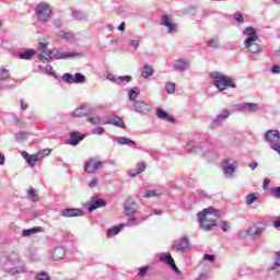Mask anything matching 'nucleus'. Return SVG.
Instances as JSON below:
<instances>
[{"label": "nucleus", "mask_w": 280, "mask_h": 280, "mask_svg": "<svg viewBox=\"0 0 280 280\" xmlns=\"http://www.w3.org/2000/svg\"><path fill=\"white\" fill-rule=\"evenodd\" d=\"M200 229L203 231H213L218 224V218H222V212L213 207L203 209L197 214Z\"/></svg>", "instance_id": "1"}, {"label": "nucleus", "mask_w": 280, "mask_h": 280, "mask_svg": "<svg viewBox=\"0 0 280 280\" xmlns=\"http://www.w3.org/2000/svg\"><path fill=\"white\" fill-rule=\"evenodd\" d=\"M244 36H247V38L244 42L245 49H247L248 54H261V45L257 43L259 40V35H257V31H255V27L247 26L243 31Z\"/></svg>", "instance_id": "2"}, {"label": "nucleus", "mask_w": 280, "mask_h": 280, "mask_svg": "<svg viewBox=\"0 0 280 280\" xmlns=\"http://www.w3.org/2000/svg\"><path fill=\"white\" fill-rule=\"evenodd\" d=\"M21 258L19 257V254L12 253L9 256H7L5 261L2 265V269L4 272H9V275H21L23 272H26L25 266L21 265Z\"/></svg>", "instance_id": "3"}, {"label": "nucleus", "mask_w": 280, "mask_h": 280, "mask_svg": "<svg viewBox=\"0 0 280 280\" xmlns=\"http://www.w3.org/2000/svg\"><path fill=\"white\" fill-rule=\"evenodd\" d=\"M210 78L213 80L212 84L217 86L219 91H226V88L235 89L233 79L231 77L224 75L222 72H211Z\"/></svg>", "instance_id": "4"}, {"label": "nucleus", "mask_w": 280, "mask_h": 280, "mask_svg": "<svg viewBox=\"0 0 280 280\" xmlns=\"http://www.w3.org/2000/svg\"><path fill=\"white\" fill-rule=\"evenodd\" d=\"M52 12L54 9L47 2H40L35 7V14L40 23H47Z\"/></svg>", "instance_id": "5"}, {"label": "nucleus", "mask_w": 280, "mask_h": 280, "mask_svg": "<svg viewBox=\"0 0 280 280\" xmlns=\"http://www.w3.org/2000/svg\"><path fill=\"white\" fill-rule=\"evenodd\" d=\"M75 56H80L78 52H63L62 50H49L48 58L50 60H67V58H75Z\"/></svg>", "instance_id": "6"}, {"label": "nucleus", "mask_w": 280, "mask_h": 280, "mask_svg": "<svg viewBox=\"0 0 280 280\" xmlns=\"http://www.w3.org/2000/svg\"><path fill=\"white\" fill-rule=\"evenodd\" d=\"M137 211H139V203H137L132 198H128L125 201V206H124L125 215L127 217L135 215Z\"/></svg>", "instance_id": "7"}, {"label": "nucleus", "mask_w": 280, "mask_h": 280, "mask_svg": "<svg viewBox=\"0 0 280 280\" xmlns=\"http://www.w3.org/2000/svg\"><path fill=\"white\" fill-rule=\"evenodd\" d=\"M89 115H93V107L89 104H82L72 113V117H89Z\"/></svg>", "instance_id": "8"}, {"label": "nucleus", "mask_w": 280, "mask_h": 280, "mask_svg": "<svg viewBox=\"0 0 280 280\" xmlns=\"http://www.w3.org/2000/svg\"><path fill=\"white\" fill-rule=\"evenodd\" d=\"M104 165V162L102 161H94L93 159H90L89 161L85 162V172H88V174H95V172H97V170H102Z\"/></svg>", "instance_id": "9"}, {"label": "nucleus", "mask_w": 280, "mask_h": 280, "mask_svg": "<svg viewBox=\"0 0 280 280\" xmlns=\"http://www.w3.org/2000/svg\"><path fill=\"white\" fill-rule=\"evenodd\" d=\"M62 218H80L84 215V212L79 208H67L60 212Z\"/></svg>", "instance_id": "10"}, {"label": "nucleus", "mask_w": 280, "mask_h": 280, "mask_svg": "<svg viewBox=\"0 0 280 280\" xmlns=\"http://www.w3.org/2000/svg\"><path fill=\"white\" fill-rule=\"evenodd\" d=\"M110 125L116 126L117 128H126V122L119 116H109L103 121V126Z\"/></svg>", "instance_id": "11"}, {"label": "nucleus", "mask_w": 280, "mask_h": 280, "mask_svg": "<svg viewBox=\"0 0 280 280\" xmlns=\"http://www.w3.org/2000/svg\"><path fill=\"white\" fill-rule=\"evenodd\" d=\"M173 248H176V250H182V253H185V250L189 248V238L187 236H183L182 238L175 240L173 242Z\"/></svg>", "instance_id": "12"}, {"label": "nucleus", "mask_w": 280, "mask_h": 280, "mask_svg": "<svg viewBox=\"0 0 280 280\" xmlns=\"http://www.w3.org/2000/svg\"><path fill=\"white\" fill-rule=\"evenodd\" d=\"M264 231H266V228H259L257 225H253L248 228L247 235L252 237V240H259V237L264 235Z\"/></svg>", "instance_id": "13"}, {"label": "nucleus", "mask_w": 280, "mask_h": 280, "mask_svg": "<svg viewBox=\"0 0 280 280\" xmlns=\"http://www.w3.org/2000/svg\"><path fill=\"white\" fill-rule=\"evenodd\" d=\"M265 139L268 141V143H271L272 145L279 143L280 141V132L279 130H269L265 133Z\"/></svg>", "instance_id": "14"}, {"label": "nucleus", "mask_w": 280, "mask_h": 280, "mask_svg": "<svg viewBox=\"0 0 280 280\" xmlns=\"http://www.w3.org/2000/svg\"><path fill=\"white\" fill-rule=\"evenodd\" d=\"M173 69L175 71H179V73H184V71H187V69H189V61L185 59H177L173 62Z\"/></svg>", "instance_id": "15"}, {"label": "nucleus", "mask_w": 280, "mask_h": 280, "mask_svg": "<svg viewBox=\"0 0 280 280\" xmlns=\"http://www.w3.org/2000/svg\"><path fill=\"white\" fill-rule=\"evenodd\" d=\"M238 110H247V113H257L259 104L257 103H243L237 105Z\"/></svg>", "instance_id": "16"}, {"label": "nucleus", "mask_w": 280, "mask_h": 280, "mask_svg": "<svg viewBox=\"0 0 280 280\" xmlns=\"http://www.w3.org/2000/svg\"><path fill=\"white\" fill-rule=\"evenodd\" d=\"M34 56H36V50L32 48H27L23 51H20L16 55V58H19V60H32Z\"/></svg>", "instance_id": "17"}, {"label": "nucleus", "mask_w": 280, "mask_h": 280, "mask_svg": "<svg viewBox=\"0 0 280 280\" xmlns=\"http://www.w3.org/2000/svg\"><path fill=\"white\" fill-rule=\"evenodd\" d=\"M106 205V201L104 199H97L96 197H92L91 205L88 208L90 213H93L95 209H101V207H104Z\"/></svg>", "instance_id": "18"}, {"label": "nucleus", "mask_w": 280, "mask_h": 280, "mask_svg": "<svg viewBox=\"0 0 280 280\" xmlns=\"http://www.w3.org/2000/svg\"><path fill=\"white\" fill-rule=\"evenodd\" d=\"M237 166H235V164H232L229 162V160H225L223 162V172L225 174L226 178H231V176H233V173L235 172V168Z\"/></svg>", "instance_id": "19"}, {"label": "nucleus", "mask_w": 280, "mask_h": 280, "mask_svg": "<svg viewBox=\"0 0 280 280\" xmlns=\"http://www.w3.org/2000/svg\"><path fill=\"white\" fill-rule=\"evenodd\" d=\"M161 261H165V264H167L172 270H174V272H176L177 275H180V270H178V267L176 266V262L174 261V258H172V255H165L161 257Z\"/></svg>", "instance_id": "20"}, {"label": "nucleus", "mask_w": 280, "mask_h": 280, "mask_svg": "<svg viewBox=\"0 0 280 280\" xmlns=\"http://www.w3.org/2000/svg\"><path fill=\"white\" fill-rule=\"evenodd\" d=\"M84 140V135H80L78 131H72L70 133V140H69V145H78L80 141Z\"/></svg>", "instance_id": "21"}, {"label": "nucleus", "mask_w": 280, "mask_h": 280, "mask_svg": "<svg viewBox=\"0 0 280 280\" xmlns=\"http://www.w3.org/2000/svg\"><path fill=\"white\" fill-rule=\"evenodd\" d=\"M133 108L136 113H145L150 110V106L143 101H135Z\"/></svg>", "instance_id": "22"}, {"label": "nucleus", "mask_w": 280, "mask_h": 280, "mask_svg": "<svg viewBox=\"0 0 280 280\" xmlns=\"http://www.w3.org/2000/svg\"><path fill=\"white\" fill-rule=\"evenodd\" d=\"M114 141H116V143H118V145H129V148L137 147V142H135L133 140L126 138V137H118V138L114 139Z\"/></svg>", "instance_id": "23"}, {"label": "nucleus", "mask_w": 280, "mask_h": 280, "mask_svg": "<svg viewBox=\"0 0 280 280\" xmlns=\"http://www.w3.org/2000/svg\"><path fill=\"white\" fill-rule=\"evenodd\" d=\"M231 115V112L229 109H224L220 115L215 117V119L212 121V126H222V122L224 119H226Z\"/></svg>", "instance_id": "24"}, {"label": "nucleus", "mask_w": 280, "mask_h": 280, "mask_svg": "<svg viewBox=\"0 0 280 280\" xmlns=\"http://www.w3.org/2000/svg\"><path fill=\"white\" fill-rule=\"evenodd\" d=\"M156 115H158L159 119H164V121H168L170 124H174V121H176L174 116H170V114H167V112H165L161 108H159L156 110Z\"/></svg>", "instance_id": "25"}, {"label": "nucleus", "mask_w": 280, "mask_h": 280, "mask_svg": "<svg viewBox=\"0 0 280 280\" xmlns=\"http://www.w3.org/2000/svg\"><path fill=\"white\" fill-rule=\"evenodd\" d=\"M106 79L110 82H117L119 80L120 82H130L132 80V77L125 75V77H115L113 73H107Z\"/></svg>", "instance_id": "26"}, {"label": "nucleus", "mask_w": 280, "mask_h": 280, "mask_svg": "<svg viewBox=\"0 0 280 280\" xmlns=\"http://www.w3.org/2000/svg\"><path fill=\"white\" fill-rule=\"evenodd\" d=\"M165 191L162 188L153 189V190H148L143 198H159L160 196H163Z\"/></svg>", "instance_id": "27"}, {"label": "nucleus", "mask_w": 280, "mask_h": 280, "mask_svg": "<svg viewBox=\"0 0 280 280\" xmlns=\"http://www.w3.org/2000/svg\"><path fill=\"white\" fill-rule=\"evenodd\" d=\"M66 250L65 247H56L52 252V259L55 261H59V259H62L65 257Z\"/></svg>", "instance_id": "28"}, {"label": "nucleus", "mask_w": 280, "mask_h": 280, "mask_svg": "<svg viewBox=\"0 0 280 280\" xmlns=\"http://www.w3.org/2000/svg\"><path fill=\"white\" fill-rule=\"evenodd\" d=\"M141 75L142 78H144V80H148V78H152V75H154V68H152L149 63H145L143 66Z\"/></svg>", "instance_id": "29"}, {"label": "nucleus", "mask_w": 280, "mask_h": 280, "mask_svg": "<svg viewBox=\"0 0 280 280\" xmlns=\"http://www.w3.org/2000/svg\"><path fill=\"white\" fill-rule=\"evenodd\" d=\"M162 25L168 28L170 34L176 30V24L172 23L167 15L162 16Z\"/></svg>", "instance_id": "30"}, {"label": "nucleus", "mask_w": 280, "mask_h": 280, "mask_svg": "<svg viewBox=\"0 0 280 280\" xmlns=\"http://www.w3.org/2000/svg\"><path fill=\"white\" fill-rule=\"evenodd\" d=\"M40 231H43V228H40V226L32 228L28 230H23L22 237H32V235H34L36 233H40Z\"/></svg>", "instance_id": "31"}, {"label": "nucleus", "mask_w": 280, "mask_h": 280, "mask_svg": "<svg viewBox=\"0 0 280 280\" xmlns=\"http://www.w3.org/2000/svg\"><path fill=\"white\" fill-rule=\"evenodd\" d=\"M72 18L75 21H86V19H89V15L86 13H84V11L73 10Z\"/></svg>", "instance_id": "32"}, {"label": "nucleus", "mask_w": 280, "mask_h": 280, "mask_svg": "<svg viewBox=\"0 0 280 280\" xmlns=\"http://www.w3.org/2000/svg\"><path fill=\"white\" fill-rule=\"evenodd\" d=\"M59 36L63 38V40H67L68 43H75V34L72 32H60Z\"/></svg>", "instance_id": "33"}, {"label": "nucleus", "mask_w": 280, "mask_h": 280, "mask_svg": "<svg viewBox=\"0 0 280 280\" xmlns=\"http://www.w3.org/2000/svg\"><path fill=\"white\" fill-rule=\"evenodd\" d=\"M38 49L42 54L38 56L39 60H45V56H49V50H47V44L39 42Z\"/></svg>", "instance_id": "34"}, {"label": "nucleus", "mask_w": 280, "mask_h": 280, "mask_svg": "<svg viewBox=\"0 0 280 280\" xmlns=\"http://www.w3.org/2000/svg\"><path fill=\"white\" fill-rule=\"evenodd\" d=\"M145 222V218H137V217H131L128 219L127 224L125 226H137V224H143Z\"/></svg>", "instance_id": "35"}, {"label": "nucleus", "mask_w": 280, "mask_h": 280, "mask_svg": "<svg viewBox=\"0 0 280 280\" xmlns=\"http://www.w3.org/2000/svg\"><path fill=\"white\" fill-rule=\"evenodd\" d=\"M140 94H141V91L139 90V88H133L129 90L128 97L130 102H136L137 97H139Z\"/></svg>", "instance_id": "36"}, {"label": "nucleus", "mask_w": 280, "mask_h": 280, "mask_svg": "<svg viewBox=\"0 0 280 280\" xmlns=\"http://www.w3.org/2000/svg\"><path fill=\"white\" fill-rule=\"evenodd\" d=\"M86 121H89L93 126H97V125L104 126V121H102V118L100 116H90L86 118Z\"/></svg>", "instance_id": "37"}, {"label": "nucleus", "mask_w": 280, "mask_h": 280, "mask_svg": "<svg viewBox=\"0 0 280 280\" xmlns=\"http://www.w3.org/2000/svg\"><path fill=\"white\" fill-rule=\"evenodd\" d=\"M86 82V77L80 72L74 74L73 83L74 84H84Z\"/></svg>", "instance_id": "38"}, {"label": "nucleus", "mask_w": 280, "mask_h": 280, "mask_svg": "<svg viewBox=\"0 0 280 280\" xmlns=\"http://www.w3.org/2000/svg\"><path fill=\"white\" fill-rule=\"evenodd\" d=\"M126 224L115 225L107 231V235H117Z\"/></svg>", "instance_id": "39"}, {"label": "nucleus", "mask_w": 280, "mask_h": 280, "mask_svg": "<svg viewBox=\"0 0 280 280\" xmlns=\"http://www.w3.org/2000/svg\"><path fill=\"white\" fill-rule=\"evenodd\" d=\"M38 161H40V154H33L28 158L26 163H28V165H31V167H34V165H36V163H38Z\"/></svg>", "instance_id": "40"}, {"label": "nucleus", "mask_w": 280, "mask_h": 280, "mask_svg": "<svg viewBox=\"0 0 280 280\" xmlns=\"http://www.w3.org/2000/svg\"><path fill=\"white\" fill-rule=\"evenodd\" d=\"M10 78V70L5 68H0V81L9 80Z\"/></svg>", "instance_id": "41"}, {"label": "nucleus", "mask_w": 280, "mask_h": 280, "mask_svg": "<svg viewBox=\"0 0 280 280\" xmlns=\"http://www.w3.org/2000/svg\"><path fill=\"white\" fill-rule=\"evenodd\" d=\"M165 89H166V92H167L170 95H172L173 93L176 92V84H175V83H172V82H168V83H166Z\"/></svg>", "instance_id": "42"}, {"label": "nucleus", "mask_w": 280, "mask_h": 280, "mask_svg": "<svg viewBox=\"0 0 280 280\" xmlns=\"http://www.w3.org/2000/svg\"><path fill=\"white\" fill-rule=\"evenodd\" d=\"M208 47L218 49V47H220V40L218 38H212V39L208 40Z\"/></svg>", "instance_id": "43"}, {"label": "nucleus", "mask_w": 280, "mask_h": 280, "mask_svg": "<svg viewBox=\"0 0 280 280\" xmlns=\"http://www.w3.org/2000/svg\"><path fill=\"white\" fill-rule=\"evenodd\" d=\"M257 200V194H249L246 196V205L250 206Z\"/></svg>", "instance_id": "44"}, {"label": "nucleus", "mask_w": 280, "mask_h": 280, "mask_svg": "<svg viewBox=\"0 0 280 280\" xmlns=\"http://www.w3.org/2000/svg\"><path fill=\"white\" fill-rule=\"evenodd\" d=\"M73 74H71V73H65L63 75H62V80H65V82L67 83V84H73Z\"/></svg>", "instance_id": "45"}, {"label": "nucleus", "mask_w": 280, "mask_h": 280, "mask_svg": "<svg viewBox=\"0 0 280 280\" xmlns=\"http://www.w3.org/2000/svg\"><path fill=\"white\" fill-rule=\"evenodd\" d=\"M137 174H143L145 172V162H140L136 166Z\"/></svg>", "instance_id": "46"}, {"label": "nucleus", "mask_w": 280, "mask_h": 280, "mask_svg": "<svg viewBox=\"0 0 280 280\" xmlns=\"http://www.w3.org/2000/svg\"><path fill=\"white\" fill-rule=\"evenodd\" d=\"M28 197L31 200H33V202H38V195H36V190L33 188L30 189Z\"/></svg>", "instance_id": "47"}, {"label": "nucleus", "mask_w": 280, "mask_h": 280, "mask_svg": "<svg viewBox=\"0 0 280 280\" xmlns=\"http://www.w3.org/2000/svg\"><path fill=\"white\" fill-rule=\"evenodd\" d=\"M36 280H49V273L48 272H39L35 276Z\"/></svg>", "instance_id": "48"}, {"label": "nucleus", "mask_w": 280, "mask_h": 280, "mask_svg": "<svg viewBox=\"0 0 280 280\" xmlns=\"http://www.w3.org/2000/svg\"><path fill=\"white\" fill-rule=\"evenodd\" d=\"M280 266V250L276 253V261L273 262L271 270H277Z\"/></svg>", "instance_id": "49"}, {"label": "nucleus", "mask_w": 280, "mask_h": 280, "mask_svg": "<svg viewBox=\"0 0 280 280\" xmlns=\"http://www.w3.org/2000/svg\"><path fill=\"white\" fill-rule=\"evenodd\" d=\"M16 141H25L27 139V133L24 131H20L15 135Z\"/></svg>", "instance_id": "50"}, {"label": "nucleus", "mask_w": 280, "mask_h": 280, "mask_svg": "<svg viewBox=\"0 0 280 280\" xmlns=\"http://www.w3.org/2000/svg\"><path fill=\"white\" fill-rule=\"evenodd\" d=\"M271 196L273 198H280V187L271 188Z\"/></svg>", "instance_id": "51"}, {"label": "nucleus", "mask_w": 280, "mask_h": 280, "mask_svg": "<svg viewBox=\"0 0 280 280\" xmlns=\"http://www.w3.org/2000/svg\"><path fill=\"white\" fill-rule=\"evenodd\" d=\"M221 229H222V231H224L226 233V231H229V229H231V223H229V221H222Z\"/></svg>", "instance_id": "52"}, {"label": "nucleus", "mask_w": 280, "mask_h": 280, "mask_svg": "<svg viewBox=\"0 0 280 280\" xmlns=\"http://www.w3.org/2000/svg\"><path fill=\"white\" fill-rule=\"evenodd\" d=\"M203 259L206 261H210L211 264H213V261H215V256L211 255V254H205L203 255Z\"/></svg>", "instance_id": "53"}, {"label": "nucleus", "mask_w": 280, "mask_h": 280, "mask_svg": "<svg viewBox=\"0 0 280 280\" xmlns=\"http://www.w3.org/2000/svg\"><path fill=\"white\" fill-rule=\"evenodd\" d=\"M103 132H105L104 127H96L92 129V135H102Z\"/></svg>", "instance_id": "54"}, {"label": "nucleus", "mask_w": 280, "mask_h": 280, "mask_svg": "<svg viewBox=\"0 0 280 280\" xmlns=\"http://www.w3.org/2000/svg\"><path fill=\"white\" fill-rule=\"evenodd\" d=\"M233 16L237 23H244V15H242V13H235Z\"/></svg>", "instance_id": "55"}, {"label": "nucleus", "mask_w": 280, "mask_h": 280, "mask_svg": "<svg viewBox=\"0 0 280 280\" xmlns=\"http://www.w3.org/2000/svg\"><path fill=\"white\" fill-rule=\"evenodd\" d=\"M139 39H131L130 40V47H132L135 50L139 48Z\"/></svg>", "instance_id": "56"}, {"label": "nucleus", "mask_w": 280, "mask_h": 280, "mask_svg": "<svg viewBox=\"0 0 280 280\" xmlns=\"http://www.w3.org/2000/svg\"><path fill=\"white\" fill-rule=\"evenodd\" d=\"M139 277L143 278L145 277V275H148V267H142L140 268V271H139Z\"/></svg>", "instance_id": "57"}, {"label": "nucleus", "mask_w": 280, "mask_h": 280, "mask_svg": "<svg viewBox=\"0 0 280 280\" xmlns=\"http://www.w3.org/2000/svg\"><path fill=\"white\" fill-rule=\"evenodd\" d=\"M46 72L49 74V75H55L56 71H54V67H51L50 65H47L46 66Z\"/></svg>", "instance_id": "58"}, {"label": "nucleus", "mask_w": 280, "mask_h": 280, "mask_svg": "<svg viewBox=\"0 0 280 280\" xmlns=\"http://www.w3.org/2000/svg\"><path fill=\"white\" fill-rule=\"evenodd\" d=\"M271 73H280V66L279 65L272 66Z\"/></svg>", "instance_id": "59"}, {"label": "nucleus", "mask_w": 280, "mask_h": 280, "mask_svg": "<svg viewBox=\"0 0 280 280\" xmlns=\"http://www.w3.org/2000/svg\"><path fill=\"white\" fill-rule=\"evenodd\" d=\"M269 186H270V179L269 178H265L264 179V184H262V189H268Z\"/></svg>", "instance_id": "60"}, {"label": "nucleus", "mask_w": 280, "mask_h": 280, "mask_svg": "<svg viewBox=\"0 0 280 280\" xmlns=\"http://www.w3.org/2000/svg\"><path fill=\"white\" fill-rule=\"evenodd\" d=\"M97 183H98L97 178H94V179H92V180L89 183V187H91V188L97 187Z\"/></svg>", "instance_id": "61"}, {"label": "nucleus", "mask_w": 280, "mask_h": 280, "mask_svg": "<svg viewBox=\"0 0 280 280\" xmlns=\"http://www.w3.org/2000/svg\"><path fill=\"white\" fill-rule=\"evenodd\" d=\"M186 150H187L188 152H194V151H195V150H194V142H188L187 145H186Z\"/></svg>", "instance_id": "62"}, {"label": "nucleus", "mask_w": 280, "mask_h": 280, "mask_svg": "<svg viewBox=\"0 0 280 280\" xmlns=\"http://www.w3.org/2000/svg\"><path fill=\"white\" fill-rule=\"evenodd\" d=\"M52 23H54L55 27H62V21H60V20H55Z\"/></svg>", "instance_id": "63"}, {"label": "nucleus", "mask_w": 280, "mask_h": 280, "mask_svg": "<svg viewBox=\"0 0 280 280\" xmlns=\"http://www.w3.org/2000/svg\"><path fill=\"white\" fill-rule=\"evenodd\" d=\"M207 279V275L201 273L196 280H205Z\"/></svg>", "instance_id": "64"}]
</instances>
